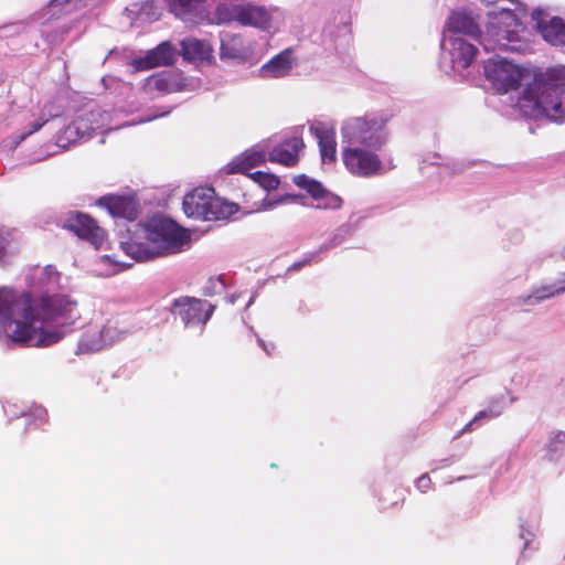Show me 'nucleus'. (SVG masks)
<instances>
[{
    "label": "nucleus",
    "instance_id": "f257e3e1",
    "mask_svg": "<svg viewBox=\"0 0 565 565\" xmlns=\"http://www.w3.org/2000/svg\"><path fill=\"white\" fill-rule=\"evenodd\" d=\"M60 273L52 266L31 275L32 294L0 288V326L14 343L50 347L61 341L79 317L76 301L60 292Z\"/></svg>",
    "mask_w": 565,
    "mask_h": 565
},
{
    "label": "nucleus",
    "instance_id": "f03ea898",
    "mask_svg": "<svg viewBox=\"0 0 565 565\" xmlns=\"http://www.w3.org/2000/svg\"><path fill=\"white\" fill-rule=\"evenodd\" d=\"M521 113L531 118L565 119V65L547 68L526 83L519 99Z\"/></svg>",
    "mask_w": 565,
    "mask_h": 565
},
{
    "label": "nucleus",
    "instance_id": "7ed1b4c3",
    "mask_svg": "<svg viewBox=\"0 0 565 565\" xmlns=\"http://www.w3.org/2000/svg\"><path fill=\"white\" fill-rule=\"evenodd\" d=\"M146 242L134 238L121 242L120 247L132 259L147 262L156 257L175 254L189 242L188 233L173 221L153 217L143 227Z\"/></svg>",
    "mask_w": 565,
    "mask_h": 565
},
{
    "label": "nucleus",
    "instance_id": "20e7f679",
    "mask_svg": "<svg viewBox=\"0 0 565 565\" xmlns=\"http://www.w3.org/2000/svg\"><path fill=\"white\" fill-rule=\"evenodd\" d=\"M215 14L220 23H237L268 34L277 33L285 23V12L280 8L247 1L218 4Z\"/></svg>",
    "mask_w": 565,
    "mask_h": 565
},
{
    "label": "nucleus",
    "instance_id": "39448f33",
    "mask_svg": "<svg viewBox=\"0 0 565 565\" xmlns=\"http://www.w3.org/2000/svg\"><path fill=\"white\" fill-rule=\"evenodd\" d=\"M387 120L373 114L349 117L341 125V141L345 146L382 149L390 138Z\"/></svg>",
    "mask_w": 565,
    "mask_h": 565
},
{
    "label": "nucleus",
    "instance_id": "423d86ee",
    "mask_svg": "<svg viewBox=\"0 0 565 565\" xmlns=\"http://www.w3.org/2000/svg\"><path fill=\"white\" fill-rule=\"evenodd\" d=\"M381 149L343 146L342 161L347 170L355 177L372 178L384 172L383 162L377 154Z\"/></svg>",
    "mask_w": 565,
    "mask_h": 565
},
{
    "label": "nucleus",
    "instance_id": "0eeeda50",
    "mask_svg": "<svg viewBox=\"0 0 565 565\" xmlns=\"http://www.w3.org/2000/svg\"><path fill=\"white\" fill-rule=\"evenodd\" d=\"M486 77L499 93L516 89L529 77V73L505 61L491 58L484 65Z\"/></svg>",
    "mask_w": 565,
    "mask_h": 565
},
{
    "label": "nucleus",
    "instance_id": "6e6552de",
    "mask_svg": "<svg viewBox=\"0 0 565 565\" xmlns=\"http://www.w3.org/2000/svg\"><path fill=\"white\" fill-rule=\"evenodd\" d=\"M213 310V306L190 297L175 299L171 306V312L179 317L185 327L205 324Z\"/></svg>",
    "mask_w": 565,
    "mask_h": 565
},
{
    "label": "nucleus",
    "instance_id": "1a4fd4ad",
    "mask_svg": "<svg viewBox=\"0 0 565 565\" xmlns=\"http://www.w3.org/2000/svg\"><path fill=\"white\" fill-rule=\"evenodd\" d=\"M63 227L73 232L79 238L89 242L96 248H99L105 241V231L98 226L94 218L82 212L70 213Z\"/></svg>",
    "mask_w": 565,
    "mask_h": 565
},
{
    "label": "nucleus",
    "instance_id": "9d476101",
    "mask_svg": "<svg viewBox=\"0 0 565 565\" xmlns=\"http://www.w3.org/2000/svg\"><path fill=\"white\" fill-rule=\"evenodd\" d=\"M441 47L449 51L452 68L463 71L475 61L478 49L461 36H444Z\"/></svg>",
    "mask_w": 565,
    "mask_h": 565
},
{
    "label": "nucleus",
    "instance_id": "9b49d317",
    "mask_svg": "<svg viewBox=\"0 0 565 565\" xmlns=\"http://www.w3.org/2000/svg\"><path fill=\"white\" fill-rule=\"evenodd\" d=\"M532 19L542 36L552 45H565V20L559 17H551L543 10H534Z\"/></svg>",
    "mask_w": 565,
    "mask_h": 565
},
{
    "label": "nucleus",
    "instance_id": "f8f14e48",
    "mask_svg": "<svg viewBox=\"0 0 565 565\" xmlns=\"http://www.w3.org/2000/svg\"><path fill=\"white\" fill-rule=\"evenodd\" d=\"M494 19L498 20V23L491 22L487 29V38L480 43L487 52L495 50L507 51L509 49V43L513 40L514 33L509 30L501 29L499 24H508L507 20H513V17L509 11H504Z\"/></svg>",
    "mask_w": 565,
    "mask_h": 565
},
{
    "label": "nucleus",
    "instance_id": "ddd939ff",
    "mask_svg": "<svg viewBox=\"0 0 565 565\" xmlns=\"http://www.w3.org/2000/svg\"><path fill=\"white\" fill-rule=\"evenodd\" d=\"M309 130L318 140L322 163H333L337 159L334 126L322 121H313Z\"/></svg>",
    "mask_w": 565,
    "mask_h": 565
},
{
    "label": "nucleus",
    "instance_id": "4468645a",
    "mask_svg": "<svg viewBox=\"0 0 565 565\" xmlns=\"http://www.w3.org/2000/svg\"><path fill=\"white\" fill-rule=\"evenodd\" d=\"M302 127L297 128L295 135L277 145L269 153L268 160L294 167L298 162V153L305 147L301 137Z\"/></svg>",
    "mask_w": 565,
    "mask_h": 565
},
{
    "label": "nucleus",
    "instance_id": "2eb2a0df",
    "mask_svg": "<svg viewBox=\"0 0 565 565\" xmlns=\"http://www.w3.org/2000/svg\"><path fill=\"white\" fill-rule=\"evenodd\" d=\"M211 194H214L212 188H198L188 193L182 202L184 213L190 217L203 220L206 215Z\"/></svg>",
    "mask_w": 565,
    "mask_h": 565
},
{
    "label": "nucleus",
    "instance_id": "dca6fc26",
    "mask_svg": "<svg viewBox=\"0 0 565 565\" xmlns=\"http://www.w3.org/2000/svg\"><path fill=\"white\" fill-rule=\"evenodd\" d=\"M177 58L175 49L168 42L159 44L149 51L143 58L135 61L137 68L148 70L172 64Z\"/></svg>",
    "mask_w": 565,
    "mask_h": 565
},
{
    "label": "nucleus",
    "instance_id": "f3484780",
    "mask_svg": "<svg viewBox=\"0 0 565 565\" xmlns=\"http://www.w3.org/2000/svg\"><path fill=\"white\" fill-rule=\"evenodd\" d=\"M266 150L262 146H255L252 149L245 151L241 156L234 158L226 167V173H246L254 167H257L265 162Z\"/></svg>",
    "mask_w": 565,
    "mask_h": 565
},
{
    "label": "nucleus",
    "instance_id": "a211bd4d",
    "mask_svg": "<svg viewBox=\"0 0 565 565\" xmlns=\"http://www.w3.org/2000/svg\"><path fill=\"white\" fill-rule=\"evenodd\" d=\"M99 205L106 207L113 216L124 217L134 221L138 216V205L131 198L126 196H103Z\"/></svg>",
    "mask_w": 565,
    "mask_h": 565
},
{
    "label": "nucleus",
    "instance_id": "6ab92c4d",
    "mask_svg": "<svg viewBox=\"0 0 565 565\" xmlns=\"http://www.w3.org/2000/svg\"><path fill=\"white\" fill-rule=\"evenodd\" d=\"M109 119V115L100 109H94L77 117L73 124L78 127L79 135H83L84 141L88 140L93 132L104 129Z\"/></svg>",
    "mask_w": 565,
    "mask_h": 565
},
{
    "label": "nucleus",
    "instance_id": "aec40b11",
    "mask_svg": "<svg viewBox=\"0 0 565 565\" xmlns=\"http://www.w3.org/2000/svg\"><path fill=\"white\" fill-rule=\"evenodd\" d=\"M447 30L451 33H463L473 38L480 34L478 22L467 10L454 11L448 18Z\"/></svg>",
    "mask_w": 565,
    "mask_h": 565
},
{
    "label": "nucleus",
    "instance_id": "412c9836",
    "mask_svg": "<svg viewBox=\"0 0 565 565\" xmlns=\"http://www.w3.org/2000/svg\"><path fill=\"white\" fill-rule=\"evenodd\" d=\"M181 54L188 61H207L212 57V45L196 38H185L181 41Z\"/></svg>",
    "mask_w": 565,
    "mask_h": 565
},
{
    "label": "nucleus",
    "instance_id": "4be33fe9",
    "mask_svg": "<svg viewBox=\"0 0 565 565\" xmlns=\"http://www.w3.org/2000/svg\"><path fill=\"white\" fill-rule=\"evenodd\" d=\"M292 68V58L289 50H286L262 66L263 77L279 78L289 74Z\"/></svg>",
    "mask_w": 565,
    "mask_h": 565
},
{
    "label": "nucleus",
    "instance_id": "5701e85b",
    "mask_svg": "<svg viewBox=\"0 0 565 565\" xmlns=\"http://www.w3.org/2000/svg\"><path fill=\"white\" fill-rule=\"evenodd\" d=\"M220 56L222 60H244L247 56V50L243 39L228 32L223 33Z\"/></svg>",
    "mask_w": 565,
    "mask_h": 565
},
{
    "label": "nucleus",
    "instance_id": "b1692460",
    "mask_svg": "<svg viewBox=\"0 0 565 565\" xmlns=\"http://www.w3.org/2000/svg\"><path fill=\"white\" fill-rule=\"evenodd\" d=\"M238 211V205L211 194L203 221H225Z\"/></svg>",
    "mask_w": 565,
    "mask_h": 565
},
{
    "label": "nucleus",
    "instance_id": "393cba45",
    "mask_svg": "<svg viewBox=\"0 0 565 565\" xmlns=\"http://www.w3.org/2000/svg\"><path fill=\"white\" fill-rule=\"evenodd\" d=\"M169 10L185 22H195V17L202 7L201 0H166Z\"/></svg>",
    "mask_w": 565,
    "mask_h": 565
},
{
    "label": "nucleus",
    "instance_id": "a878e982",
    "mask_svg": "<svg viewBox=\"0 0 565 565\" xmlns=\"http://www.w3.org/2000/svg\"><path fill=\"white\" fill-rule=\"evenodd\" d=\"M105 348L99 329H89L81 338L77 347V353H92Z\"/></svg>",
    "mask_w": 565,
    "mask_h": 565
},
{
    "label": "nucleus",
    "instance_id": "bb28decb",
    "mask_svg": "<svg viewBox=\"0 0 565 565\" xmlns=\"http://www.w3.org/2000/svg\"><path fill=\"white\" fill-rule=\"evenodd\" d=\"M318 195H312L311 198L318 201V204L316 205L317 209H323V210H337L341 206L342 200L340 196L329 192L322 184H321V191Z\"/></svg>",
    "mask_w": 565,
    "mask_h": 565
},
{
    "label": "nucleus",
    "instance_id": "cd10ccee",
    "mask_svg": "<svg viewBox=\"0 0 565 565\" xmlns=\"http://www.w3.org/2000/svg\"><path fill=\"white\" fill-rule=\"evenodd\" d=\"M79 141H84L83 135H79L78 127H75L73 122L65 127L57 137V145L63 148Z\"/></svg>",
    "mask_w": 565,
    "mask_h": 565
},
{
    "label": "nucleus",
    "instance_id": "c85d7f7f",
    "mask_svg": "<svg viewBox=\"0 0 565 565\" xmlns=\"http://www.w3.org/2000/svg\"><path fill=\"white\" fill-rule=\"evenodd\" d=\"M565 290V277L558 281L556 285L544 286L537 289L533 295L529 297L530 300L534 299L535 301H541L546 298L558 295Z\"/></svg>",
    "mask_w": 565,
    "mask_h": 565
},
{
    "label": "nucleus",
    "instance_id": "c756f323",
    "mask_svg": "<svg viewBox=\"0 0 565 565\" xmlns=\"http://www.w3.org/2000/svg\"><path fill=\"white\" fill-rule=\"evenodd\" d=\"M14 239V230L0 227V265L6 264V257L9 253V246Z\"/></svg>",
    "mask_w": 565,
    "mask_h": 565
},
{
    "label": "nucleus",
    "instance_id": "7c9ffc66",
    "mask_svg": "<svg viewBox=\"0 0 565 565\" xmlns=\"http://www.w3.org/2000/svg\"><path fill=\"white\" fill-rule=\"evenodd\" d=\"M249 177L266 190H274L279 185V179L270 173L256 171L249 174Z\"/></svg>",
    "mask_w": 565,
    "mask_h": 565
},
{
    "label": "nucleus",
    "instance_id": "2f4dec72",
    "mask_svg": "<svg viewBox=\"0 0 565 565\" xmlns=\"http://www.w3.org/2000/svg\"><path fill=\"white\" fill-rule=\"evenodd\" d=\"M294 182L301 189H305L311 196L318 195L321 191V183L310 179L306 174H299L295 177Z\"/></svg>",
    "mask_w": 565,
    "mask_h": 565
},
{
    "label": "nucleus",
    "instance_id": "473e14b6",
    "mask_svg": "<svg viewBox=\"0 0 565 565\" xmlns=\"http://www.w3.org/2000/svg\"><path fill=\"white\" fill-rule=\"evenodd\" d=\"M100 337L105 342V347L110 345L119 341L122 337V332L117 329L116 326L107 322L103 328L99 329Z\"/></svg>",
    "mask_w": 565,
    "mask_h": 565
},
{
    "label": "nucleus",
    "instance_id": "72a5a7b5",
    "mask_svg": "<svg viewBox=\"0 0 565 565\" xmlns=\"http://www.w3.org/2000/svg\"><path fill=\"white\" fill-rule=\"evenodd\" d=\"M547 450L551 456H563L565 454V433L558 431L550 440Z\"/></svg>",
    "mask_w": 565,
    "mask_h": 565
},
{
    "label": "nucleus",
    "instance_id": "f704fd0d",
    "mask_svg": "<svg viewBox=\"0 0 565 565\" xmlns=\"http://www.w3.org/2000/svg\"><path fill=\"white\" fill-rule=\"evenodd\" d=\"M147 87L160 92H169L171 88V77L167 75H153L148 78Z\"/></svg>",
    "mask_w": 565,
    "mask_h": 565
},
{
    "label": "nucleus",
    "instance_id": "c9c22d12",
    "mask_svg": "<svg viewBox=\"0 0 565 565\" xmlns=\"http://www.w3.org/2000/svg\"><path fill=\"white\" fill-rule=\"evenodd\" d=\"M500 416V409L498 408H487L483 411H480L476 414L472 420H470L461 430V433L470 431L472 429V426L480 422L481 419H492Z\"/></svg>",
    "mask_w": 565,
    "mask_h": 565
},
{
    "label": "nucleus",
    "instance_id": "e433bc0d",
    "mask_svg": "<svg viewBox=\"0 0 565 565\" xmlns=\"http://www.w3.org/2000/svg\"><path fill=\"white\" fill-rule=\"evenodd\" d=\"M500 416V409L498 408H487L483 411H480L476 414L472 420H470L461 430V433L470 431L472 429V426L480 422L481 419H492Z\"/></svg>",
    "mask_w": 565,
    "mask_h": 565
},
{
    "label": "nucleus",
    "instance_id": "4c0bfd02",
    "mask_svg": "<svg viewBox=\"0 0 565 565\" xmlns=\"http://www.w3.org/2000/svg\"><path fill=\"white\" fill-rule=\"evenodd\" d=\"M344 239L345 238H344L343 234L337 233L333 235V237L328 243L320 246L319 250L316 253L319 255V254L324 253L331 248H334V247L339 246L340 244H342L344 242Z\"/></svg>",
    "mask_w": 565,
    "mask_h": 565
},
{
    "label": "nucleus",
    "instance_id": "58836bf2",
    "mask_svg": "<svg viewBox=\"0 0 565 565\" xmlns=\"http://www.w3.org/2000/svg\"><path fill=\"white\" fill-rule=\"evenodd\" d=\"M46 121H47V119L39 118L34 122H32L31 129L26 134H23L20 137V140H23L26 136L40 130L45 125Z\"/></svg>",
    "mask_w": 565,
    "mask_h": 565
},
{
    "label": "nucleus",
    "instance_id": "ea45409f",
    "mask_svg": "<svg viewBox=\"0 0 565 565\" xmlns=\"http://www.w3.org/2000/svg\"><path fill=\"white\" fill-rule=\"evenodd\" d=\"M317 255H318L317 253H312V254H310V256H309V257H306V258H303V259H302V260H300V262H296V263H294V264L290 266V268H289V269H290V270H297V269H300L302 266L310 264V263L316 258V256H317Z\"/></svg>",
    "mask_w": 565,
    "mask_h": 565
},
{
    "label": "nucleus",
    "instance_id": "a19ab883",
    "mask_svg": "<svg viewBox=\"0 0 565 565\" xmlns=\"http://www.w3.org/2000/svg\"><path fill=\"white\" fill-rule=\"evenodd\" d=\"M489 408H497V409L499 408L500 415H501L504 409V397L500 396V397L492 398L490 401Z\"/></svg>",
    "mask_w": 565,
    "mask_h": 565
},
{
    "label": "nucleus",
    "instance_id": "79ce46f5",
    "mask_svg": "<svg viewBox=\"0 0 565 565\" xmlns=\"http://www.w3.org/2000/svg\"><path fill=\"white\" fill-rule=\"evenodd\" d=\"M71 0H52L51 1V4L52 6H57V4H64V3H67L70 2Z\"/></svg>",
    "mask_w": 565,
    "mask_h": 565
},
{
    "label": "nucleus",
    "instance_id": "37998d69",
    "mask_svg": "<svg viewBox=\"0 0 565 565\" xmlns=\"http://www.w3.org/2000/svg\"><path fill=\"white\" fill-rule=\"evenodd\" d=\"M429 481H430V479H429L428 477H426V476H422V477L418 479V483H419V484H422V483H423V484H426V482H429Z\"/></svg>",
    "mask_w": 565,
    "mask_h": 565
},
{
    "label": "nucleus",
    "instance_id": "c03bdc74",
    "mask_svg": "<svg viewBox=\"0 0 565 565\" xmlns=\"http://www.w3.org/2000/svg\"><path fill=\"white\" fill-rule=\"evenodd\" d=\"M258 342H259V343H260V345L263 347L264 351H266L267 353H269V352H268V350H267V347H266V345H265V343H264V341H263V340H260V339H258Z\"/></svg>",
    "mask_w": 565,
    "mask_h": 565
},
{
    "label": "nucleus",
    "instance_id": "a18cd8bd",
    "mask_svg": "<svg viewBox=\"0 0 565 565\" xmlns=\"http://www.w3.org/2000/svg\"><path fill=\"white\" fill-rule=\"evenodd\" d=\"M228 301H230L231 303H234V301H235V296H234V295L230 296V297H228Z\"/></svg>",
    "mask_w": 565,
    "mask_h": 565
},
{
    "label": "nucleus",
    "instance_id": "49530a36",
    "mask_svg": "<svg viewBox=\"0 0 565 565\" xmlns=\"http://www.w3.org/2000/svg\"><path fill=\"white\" fill-rule=\"evenodd\" d=\"M483 1H484V2H487V3H494V2H497L498 0H483Z\"/></svg>",
    "mask_w": 565,
    "mask_h": 565
}]
</instances>
